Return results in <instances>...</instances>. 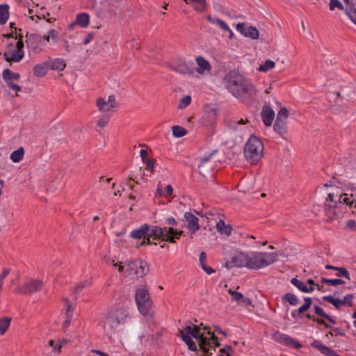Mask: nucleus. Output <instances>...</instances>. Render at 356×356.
Here are the masks:
<instances>
[{
    "label": "nucleus",
    "mask_w": 356,
    "mask_h": 356,
    "mask_svg": "<svg viewBox=\"0 0 356 356\" xmlns=\"http://www.w3.org/2000/svg\"><path fill=\"white\" fill-rule=\"evenodd\" d=\"M346 227L351 231L356 229V221L354 220H350L346 222Z\"/></svg>",
    "instance_id": "680f3d73"
},
{
    "label": "nucleus",
    "mask_w": 356,
    "mask_h": 356,
    "mask_svg": "<svg viewBox=\"0 0 356 356\" xmlns=\"http://www.w3.org/2000/svg\"><path fill=\"white\" fill-rule=\"evenodd\" d=\"M344 195H345V197H343L342 195H341L339 196V202H337L338 206L343 203V204H346V205H349L350 207H352L353 202H354V200H352V197L355 195V194L352 193L350 197H347L346 194H344Z\"/></svg>",
    "instance_id": "37998d69"
},
{
    "label": "nucleus",
    "mask_w": 356,
    "mask_h": 356,
    "mask_svg": "<svg viewBox=\"0 0 356 356\" xmlns=\"http://www.w3.org/2000/svg\"><path fill=\"white\" fill-rule=\"evenodd\" d=\"M248 263V254L243 252H238L231 258L225 264V267L228 269L234 267H246Z\"/></svg>",
    "instance_id": "ddd939ff"
},
{
    "label": "nucleus",
    "mask_w": 356,
    "mask_h": 356,
    "mask_svg": "<svg viewBox=\"0 0 356 356\" xmlns=\"http://www.w3.org/2000/svg\"><path fill=\"white\" fill-rule=\"evenodd\" d=\"M10 270L8 269L4 268L2 271V273L0 275V290L2 288V285L3 283L4 279L7 277V275L9 274Z\"/></svg>",
    "instance_id": "13d9d810"
},
{
    "label": "nucleus",
    "mask_w": 356,
    "mask_h": 356,
    "mask_svg": "<svg viewBox=\"0 0 356 356\" xmlns=\"http://www.w3.org/2000/svg\"><path fill=\"white\" fill-rule=\"evenodd\" d=\"M329 7L332 11L336 8L339 10H344L343 6L339 0H330Z\"/></svg>",
    "instance_id": "3c124183"
},
{
    "label": "nucleus",
    "mask_w": 356,
    "mask_h": 356,
    "mask_svg": "<svg viewBox=\"0 0 356 356\" xmlns=\"http://www.w3.org/2000/svg\"><path fill=\"white\" fill-rule=\"evenodd\" d=\"M9 6L8 4H0V24L6 23L9 17Z\"/></svg>",
    "instance_id": "72a5a7b5"
},
{
    "label": "nucleus",
    "mask_w": 356,
    "mask_h": 356,
    "mask_svg": "<svg viewBox=\"0 0 356 356\" xmlns=\"http://www.w3.org/2000/svg\"><path fill=\"white\" fill-rule=\"evenodd\" d=\"M24 154V148L21 147L11 153L10 159L15 163L19 162L23 159Z\"/></svg>",
    "instance_id": "4c0bfd02"
},
{
    "label": "nucleus",
    "mask_w": 356,
    "mask_h": 356,
    "mask_svg": "<svg viewBox=\"0 0 356 356\" xmlns=\"http://www.w3.org/2000/svg\"><path fill=\"white\" fill-rule=\"evenodd\" d=\"M236 30L245 37H248L252 40H257L259 36V32L257 28L254 26L245 27L244 23L237 24Z\"/></svg>",
    "instance_id": "2eb2a0df"
},
{
    "label": "nucleus",
    "mask_w": 356,
    "mask_h": 356,
    "mask_svg": "<svg viewBox=\"0 0 356 356\" xmlns=\"http://www.w3.org/2000/svg\"><path fill=\"white\" fill-rule=\"evenodd\" d=\"M277 252H252L248 255L247 268L259 270L273 264L277 260Z\"/></svg>",
    "instance_id": "7ed1b4c3"
},
{
    "label": "nucleus",
    "mask_w": 356,
    "mask_h": 356,
    "mask_svg": "<svg viewBox=\"0 0 356 356\" xmlns=\"http://www.w3.org/2000/svg\"><path fill=\"white\" fill-rule=\"evenodd\" d=\"M95 104L98 111L104 114L115 112L119 107V104L113 95H109L107 100L103 97H98Z\"/></svg>",
    "instance_id": "6e6552de"
},
{
    "label": "nucleus",
    "mask_w": 356,
    "mask_h": 356,
    "mask_svg": "<svg viewBox=\"0 0 356 356\" xmlns=\"http://www.w3.org/2000/svg\"><path fill=\"white\" fill-rule=\"evenodd\" d=\"M273 129L279 135L283 136L287 132L286 121L275 120Z\"/></svg>",
    "instance_id": "c85d7f7f"
},
{
    "label": "nucleus",
    "mask_w": 356,
    "mask_h": 356,
    "mask_svg": "<svg viewBox=\"0 0 356 356\" xmlns=\"http://www.w3.org/2000/svg\"><path fill=\"white\" fill-rule=\"evenodd\" d=\"M346 6V15L356 25V8L355 4L350 0H343Z\"/></svg>",
    "instance_id": "a878e982"
},
{
    "label": "nucleus",
    "mask_w": 356,
    "mask_h": 356,
    "mask_svg": "<svg viewBox=\"0 0 356 356\" xmlns=\"http://www.w3.org/2000/svg\"><path fill=\"white\" fill-rule=\"evenodd\" d=\"M321 282L334 286L345 283V282L341 279H327L325 277H321Z\"/></svg>",
    "instance_id": "a18cd8bd"
},
{
    "label": "nucleus",
    "mask_w": 356,
    "mask_h": 356,
    "mask_svg": "<svg viewBox=\"0 0 356 356\" xmlns=\"http://www.w3.org/2000/svg\"><path fill=\"white\" fill-rule=\"evenodd\" d=\"M88 24L89 15L86 13H79L76 15V19L69 25V29H72L76 25L81 27H86Z\"/></svg>",
    "instance_id": "5701e85b"
},
{
    "label": "nucleus",
    "mask_w": 356,
    "mask_h": 356,
    "mask_svg": "<svg viewBox=\"0 0 356 356\" xmlns=\"http://www.w3.org/2000/svg\"><path fill=\"white\" fill-rule=\"evenodd\" d=\"M199 261L201 267H203V266L206 265V254L204 252H202L200 254Z\"/></svg>",
    "instance_id": "0e129e2a"
},
{
    "label": "nucleus",
    "mask_w": 356,
    "mask_h": 356,
    "mask_svg": "<svg viewBox=\"0 0 356 356\" xmlns=\"http://www.w3.org/2000/svg\"><path fill=\"white\" fill-rule=\"evenodd\" d=\"M149 231V225L147 224L143 225L140 228L136 229L131 232V236L133 238H141L144 240L147 239V234Z\"/></svg>",
    "instance_id": "bb28decb"
},
{
    "label": "nucleus",
    "mask_w": 356,
    "mask_h": 356,
    "mask_svg": "<svg viewBox=\"0 0 356 356\" xmlns=\"http://www.w3.org/2000/svg\"><path fill=\"white\" fill-rule=\"evenodd\" d=\"M49 65L50 63L48 61L35 65L33 67L34 75L38 77L44 76L47 74L48 69L50 68Z\"/></svg>",
    "instance_id": "cd10ccee"
},
{
    "label": "nucleus",
    "mask_w": 356,
    "mask_h": 356,
    "mask_svg": "<svg viewBox=\"0 0 356 356\" xmlns=\"http://www.w3.org/2000/svg\"><path fill=\"white\" fill-rule=\"evenodd\" d=\"M196 63L198 65L197 68H195V71L198 74H203L205 71H210L211 67L210 63L202 56H199L195 58Z\"/></svg>",
    "instance_id": "b1692460"
},
{
    "label": "nucleus",
    "mask_w": 356,
    "mask_h": 356,
    "mask_svg": "<svg viewBox=\"0 0 356 356\" xmlns=\"http://www.w3.org/2000/svg\"><path fill=\"white\" fill-rule=\"evenodd\" d=\"M291 282L302 292L311 293L314 291V288L312 286L308 288L303 282L298 280L296 277L292 278Z\"/></svg>",
    "instance_id": "7c9ffc66"
},
{
    "label": "nucleus",
    "mask_w": 356,
    "mask_h": 356,
    "mask_svg": "<svg viewBox=\"0 0 356 356\" xmlns=\"http://www.w3.org/2000/svg\"><path fill=\"white\" fill-rule=\"evenodd\" d=\"M217 230L222 234H225L227 236H229L232 232V227L229 225H225V222L222 220H220L216 225Z\"/></svg>",
    "instance_id": "473e14b6"
},
{
    "label": "nucleus",
    "mask_w": 356,
    "mask_h": 356,
    "mask_svg": "<svg viewBox=\"0 0 356 356\" xmlns=\"http://www.w3.org/2000/svg\"><path fill=\"white\" fill-rule=\"evenodd\" d=\"M191 102V97L189 95H186L184 97L181 98L180 102L178 105V108L180 109H183L186 108L187 106L190 104Z\"/></svg>",
    "instance_id": "603ef678"
},
{
    "label": "nucleus",
    "mask_w": 356,
    "mask_h": 356,
    "mask_svg": "<svg viewBox=\"0 0 356 356\" xmlns=\"http://www.w3.org/2000/svg\"><path fill=\"white\" fill-rule=\"evenodd\" d=\"M8 87H9L11 90H13V91H15V92H19V91H21V90H22V88H21L19 85H17V84H16V83H9V86H8Z\"/></svg>",
    "instance_id": "338daca9"
},
{
    "label": "nucleus",
    "mask_w": 356,
    "mask_h": 356,
    "mask_svg": "<svg viewBox=\"0 0 356 356\" xmlns=\"http://www.w3.org/2000/svg\"><path fill=\"white\" fill-rule=\"evenodd\" d=\"M193 5L197 12H203L206 8V0H184Z\"/></svg>",
    "instance_id": "e433bc0d"
},
{
    "label": "nucleus",
    "mask_w": 356,
    "mask_h": 356,
    "mask_svg": "<svg viewBox=\"0 0 356 356\" xmlns=\"http://www.w3.org/2000/svg\"><path fill=\"white\" fill-rule=\"evenodd\" d=\"M26 47L29 51L37 54L40 52L45 45V42L42 36L38 34L32 33L30 35L26 34Z\"/></svg>",
    "instance_id": "9d476101"
},
{
    "label": "nucleus",
    "mask_w": 356,
    "mask_h": 356,
    "mask_svg": "<svg viewBox=\"0 0 356 356\" xmlns=\"http://www.w3.org/2000/svg\"><path fill=\"white\" fill-rule=\"evenodd\" d=\"M304 301V304L298 308V312L300 313H305L312 305V299L309 297L305 298Z\"/></svg>",
    "instance_id": "c03bdc74"
},
{
    "label": "nucleus",
    "mask_w": 356,
    "mask_h": 356,
    "mask_svg": "<svg viewBox=\"0 0 356 356\" xmlns=\"http://www.w3.org/2000/svg\"><path fill=\"white\" fill-rule=\"evenodd\" d=\"M129 318V312L126 308H118L112 310L106 318L104 329L115 331L120 325H124Z\"/></svg>",
    "instance_id": "39448f33"
},
{
    "label": "nucleus",
    "mask_w": 356,
    "mask_h": 356,
    "mask_svg": "<svg viewBox=\"0 0 356 356\" xmlns=\"http://www.w3.org/2000/svg\"><path fill=\"white\" fill-rule=\"evenodd\" d=\"M24 51H20L14 47L13 43L7 46V50L3 53L4 59L7 62H19L24 57Z\"/></svg>",
    "instance_id": "4468645a"
},
{
    "label": "nucleus",
    "mask_w": 356,
    "mask_h": 356,
    "mask_svg": "<svg viewBox=\"0 0 356 356\" xmlns=\"http://www.w3.org/2000/svg\"><path fill=\"white\" fill-rule=\"evenodd\" d=\"M317 323H318L320 325H323L326 328L331 329L332 331H337V334H334L335 336H338V335L341 336V337L345 336V332L341 328L332 327V325H330V324L326 323L323 319L320 318L319 320L317 321Z\"/></svg>",
    "instance_id": "ea45409f"
},
{
    "label": "nucleus",
    "mask_w": 356,
    "mask_h": 356,
    "mask_svg": "<svg viewBox=\"0 0 356 356\" xmlns=\"http://www.w3.org/2000/svg\"><path fill=\"white\" fill-rule=\"evenodd\" d=\"M203 329L204 330H207V334H209V335H211V340L213 341L214 345H215V347H220V343L218 342V337H216L214 333H211L210 330H209V327H207V326H204L203 327Z\"/></svg>",
    "instance_id": "864d4df0"
},
{
    "label": "nucleus",
    "mask_w": 356,
    "mask_h": 356,
    "mask_svg": "<svg viewBox=\"0 0 356 356\" xmlns=\"http://www.w3.org/2000/svg\"><path fill=\"white\" fill-rule=\"evenodd\" d=\"M311 346L318 349L321 353L327 356H339L334 350H332L329 347L323 345L320 341H314Z\"/></svg>",
    "instance_id": "4be33fe9"
},
{
    "label": "nucleus",
    "mask_w": 356,
    "mask_h": 356,
    "mask_svg": "<svg viewBox=\"0 0 356 356\" xmlns=\"http://www.w3.org/2000/svg\"><path fill=\"white\" fill-rule=\"evenodd\" d=\"M325 268L327 270H337L338 273L336 274L337 277H343L348 280H350V274L348 271V270L346 268L343 267H337L334 266L330 264H327L325 266Z\"/></svg>",
    "instance_id": "c756f323"
},
{
    "label": "nucleus",
    "mask_w": 356,
    "mask_h": 356,
    "mask_svg": "<svg viewBox=\"0 0 356 356\" xmlns=\"http://www.w3.org/2000/svg\"><path fill=\"white\" fill-rule=\"evenodd\" d=\"M275 67V62L270 60H266L265 63L259 66V70L261 72H266Z\"/></svg>",
    "instance_id": "de8ad7c7"
},
{
    "label": "nucleus",
    "mask_w": 356,
    "mask_h": 356,
    "mask_svg": "<svg viewBox=\"0 0 356 356\" xmlns=\"http://www.w3.org/2000/svg\"><path fill=\"white\" fill-rule=\"evenodd\" d=\"M354 296L353 294H347L344 296V298L342 299L343 301H344V305H348V306H352V301Z\"/></svg>",
    "instance_id": "bf43d9fd"
},
{
    "label": "nucleus",
    "mask_w": 356,
    "mask_h": 356,
    "mask_svg": "<svg viewBox=\"0 0 356 356\" xmlns=\"http://www.w3.org/2000/svg\"><path fill=\"white\" fill-rule=\"evenodd\" d=\"M110 118L109 114H103L99 116L95 122V129L102 134V130L108 124Z\"/></svg>",
    "instance_id": "393cba45"
},
{
    "label": "nucleus",
    "mask_w": 356,
    "mask_h": 356,
    "mask_svg": "<svg viewBox=\"0 0 356 356\" xmlns=\"http://www.w3.org/2000/svg\"><path fill=\"white\" fill-rule=\"evenodd\" d=\"M338 202L334 200V195L330 193L326 198V201L325 202V211L326 212L327 216L332 218L334 215L337 214L335 209L338 207Z\"/></svg>",
    "instance_id": "f3484780"
},
{
    "label": "nucleus",
    "mask_w": 356,
    "mask_h": 356,
    "mask_svg": "<svg viewBox=\"0 0 356 356\" xmlns=\"http://www.w3.org/2000/svg\"><path fill=\"white\" fill-rule=\"evenodd\" d=\"M261 117L264 124L269 127L272 124L275 118V112L270 106L266 105L262 108Z\"/></svg>",
    "instance_id": "412c9836"
},
{
    "label": "nucleus",
    "mask_w": 356,
    "mask_h": 356,
    "mask_svg": "<svg viewBox=\"0 0 356 356\" xmlns=\"http://www.w3.org/2000/svg\"><path fill=\"white\" fill-rule=\"evenodd\" d=\"M229 293L232 296V300H235L238 304L241 303V300L243 298V295L241 293L232 289L229 290Z\"/></svg>",
    "instance_id": "8fccbe9b"
},
{
    "label": "nucleus",
    "mask_w": 356,
    "mask_h": 356,
    "mask_svg": "<svg viewBox=\"0 0 356 356\" xmlns=\"http://www.w3.org/2000/svg\"><path fill=\"white\" fill-rule=\"evenodd\" d=\"M148 270V264L145 261L136 259L127 264L126 276H129L131 278L143 277Z\"/></svg>",
    "instance_id": "0eeeda50"
},
{
    "label": "nucleus",
    "mask_w": 356,
    "mask_h": 356,
    "mask_svg": "<svg viewBox=\"0 0 356 356\" xmlns=\"http://www.w3.org/2000/svg\"><path fill=\"white\" fill-rule=\"evenodd\" d=\"M314 312L316 315L321 316V318H325L327 315L324 310L318 305H314Z\"/></svg>",
    "instance_id": "5fc2aeb1"
},
{
    "label": "nucleus",
    "mask_w": 356,
    "mask_h": 356,
    "mask_svg": "<svg viewBox=\"0 0 356 356\" xmlns=\"http://www.w3.org/2000/svg\"><path fill=\"white\" fill-rule=\"evenodd\" d=\"M282 299L283 302H289L292 306H296L300 302L297 296L291 293H286Z\"/></svg>",
    "instance_id": "c9c22d12"
},
{
    "label": "nucleus",
    "mask_w": 356,
    "mask_h": 356,
    "mask_svg": "<svg viewBox=\"0 0 356 356\" xmlns=\"http://www.w3.org/2000/svg\"><path fill=\"white\" fill-rule=\"evenodd\" d=\"M50 63V68L53 70H57L62 71L65 69L66 65L63 59L56 58L53 60H49Z\"/></svg>",
    "instance_id": "f704fd0d"
},
{
    "label": "nucleus",
    "mask_w": 356,
    "mask_h": 356,
    "mask_svg": "<svg viewBox=\"0 0 356 356\" xmlns=\"http://www.w3.org/2000/svg\"><path fill=\"white\" fill-rule=\"evenodd\" d=\"M146 164V169L149 170L152 172H154V160L147 159L145 161H143Z\"/></svg>",
    "instance_id": "052dcab7"
},
{
    "label": "nucleus",
    "mask_w": 356,
    "mask_h": 356,
    "mask_svg": "<svg viewBox=\"0 0 356 356\" xmlns=\"http://www.w3.org/2000/svg\"><path fill=\"white\" fill-rule=\"evenodd\" d=\"M202 325V323L198 325H187L182 330H179L180 337L186 343L191 351L196 352L197 350L196 343L192 340V338L197 340L200 349L204 350L206 345L209 343L208 338L204 337V334L200 333L201 326Z\"/></svg>",
    "instance_id": "f03ea898"
},
{
    "label": "nucleus",
    "mask_w": 356,
    "mask_h": 356,
    "mask_svg": "<svg viewBox=\"0 0 356 356\" xmlns=\"http://www.w3.org/2000/svg\"><path fill=\"white\" fill-rule=\"evenodd\" d=\"M322 299L333 305L337 309H339L341 306L345 305L344 301L342 299L337 298L332 296H325Z\"/></svg>",
    "instance_id": "2f4dec72"
},
{
    "label": "nucleus",
    "mask_w": 356,
    "mask_h": 356,
    "mask_svg": "<svg viewBox=\"0 0 356 356\" xmlns=\"http://www.w3.org/2000/svg\"><path fill=\"white\" fill-rule=\"evenodd\" d=\"M225 79L229 91L234 97L242 99L243 102H248L255 95L256 90L252 83L236 72L230 71Z\"/></svg>",
    "instance_id": "f257e3e1"
},
{
    "label": "nucleus",
    "mask_w": 356,
    "mask_h": 356,
    "mask_svg": "<svg viewBox=\"0 0 356 356\" xmlns=\"http://www.w3.org/2000/svg\"><path fill=\"white\" fill-rule=\"evenodd\" d=\"M63 300L65 302V319L63 322L62 330L64 332H65L71 323V321L72 318L73 307L70 303V301L67 298H63Z\"/></svg>",
    "instance_id": "aec40b11"
},
{
    "label": "nucleus",
    "mask_w": 356,
    "mask_h": 356,
    "mask_svg": "<svg viewBox=\"0 0 356 356\" xmlns=\"http://www.w3.org/2000/svg\"><path fill=\"white\" fill-rule=\"evenodd\" d=\"M170 68L181 74H193L194 73V68L183 60H179L171 65Z\"/></svg>",
    "instance_id": "a211bd4d"
},
{
    "label": "nucleus",
    "mask_w": 356,
    "mask_h": 356,
    "mask_svg": "<svg viewBox=\"0 0 356 356\" xmlns=\"http://www.w3.org/2000/svg\"><path fill=\"white\" fill-rule=\"evenodd\" d=\"M216 214L217 211L214 209H212L211 210L207 211L203 216H205L207 219H210L213 218V217H214Z\"/></svg>",
    "instance_id": "e2e57ef3"
},
{
    "label": "nucleus",
    "mask_w": 356,
    "mask_h": 356,
    "mask_svg": "<svg viewBox=\"0 0 356 356\" xmlns=\"http://www.w3.org/2000/svg\"><path fill=\"white\" fill-rule=\"evenodd\" d=\"M216 24L219 26L223 31H230V29L228 25L220 19L216 21Z\"/></svg>",
    "instance_id": "6e6d98bb"
},
{
    "label": "nucleus",
    "mask_w": 356,
    "mask_h": 356,
    "mask_svg": "<svg viewBox=\"0 0 356 356\" xmlns=\"http://www.w3.org/2000/svg\"><path fill=\"white\" fill-rule=\"evenodd\" d=\"M220 354L218 356H232L234 350L229 345L225 346L224 348L220 349Z\"/></svg>",
    "instance_id": "49530a36"
},
{
    "label": "nucleus",
    "mask_w": 356,
    "mask_h": 356,
    "mask_svg": "<svg viewBox=\"0 0 356 356\" xmlns=\"http://www.w3.org/2000/svg\"><path fill=\"white\" fill-rule=\"evenodd\" d=\"M228 127L232 130L236 131L238 130V124H236V120H231L228 122Z\"/></svg>",
    "instance_id": "69168bd1"
},
{
    "label": "nucleus",
    "mask_w": 356,
    "mask_h": 356,
    "mask_svg": "<svg viewBox=\"0 0 356 356\" xmlns=\"http://www.w3.org/2000/svg\"><path fill=\"white\" fill-rule=\"evenodd\" d=\"M204 115L203 120L205 125L213 124L216 122L219 108L216 104H206L203 107Z\"/></svg>",
    "instance_id": "9b49d317"
},
{
    "label": "nucleus",
    "mask_w": 356,
    "mask_h": 356,
    "mask_svg": "<svg viewBox=\"0 0 356 356\" xmlns=\"http://www.w3.org/2000/svg\"><path fill=\"white\" fill-rule=\"evenodd\" d=\"M2 77L3 79H13V81H18L20 79V74L19 73L13 72L10 69H5L2 73Z\"/></svg>",
    "instance_id": "58836bf2"
},
{
    "label": "nucleus",
    "mask_w": 356,
    "mask_h": 356,
    "mask_svg": "<svg viewBox=\"0 0 356 356\" xmlns=\"http://www.w3.org/2000/svg\"><path fill=\"white\" fill-rule=\"evenodd\" d=\"M184 218L187 222V227L192 235L200 229L199 219L191 212H186Z\"/></svg>",
    "instance_id": "6ab92c4d"
},
{
    "label": "nucleus",
    "mask_w": 356,
    "mask_h": 356,
    "mask_svg": "<svg viewBox=\"0 0 356 356\" xmlns=\"http://www.w3.org/2000/svg\"><path fill=\"white\" fill-rule=\"evenodd\" d=\"M173 232V227H159L157 226L150 227L149 225V231L147 234V239L143 240L140 245H144L146 244H152L153 243L150 240L151 238H153L154 240H161L162 237L167 236L168 234Z\"/></svg>",
    "instance_id": "1a4fd4ad"
},
{
    "label": "nucleus",
    "mask_w": 356,
    "mask_h": 356,
    "mask_svg": "<svg viewBox=\"0 0 356 356\" xmlns=\"http://www.w3.org/2000/svg\"><path fill=\"white\" fill-rule=\"evenodd\" d=\"M202 268L208 274V275H211V273H215L216 270L212 268L210 266H208L207 264L203 266V267H202Z\"/></svg>",
    "instance_id": "774afa93"
},
{
    "label": "nucleus",
    "mask_w": 356,
    "mask_h": 356,
    "mask_svg": "<svg viewBox=\"0 0 356 356\" xmlns=\"http://www.w3.org/2000/svg\"><path fill=\"white\" fill-rule=\"evenodd\" d=\"M263 143L256 136L252 135L244 147V155L246 160L251 164H256L263 157Z\"/></svg>",
    "instance_id": "20e7f679"
},
{
    "label": "nucleus",
    "mask_w": 356,
    "mask_h": 356,
    "mask_svg": "<svg viewBox=\"0 0 356 356\" xmlns=\"http://www.w3.org/2000/svg\"><path fill=\"white\" fill-rule=\"evenodd\" d=\"M172 130L173 136L177 138L183 137L187 134V131L180 126H173Z\"/></svg>",
    "instance_id": "79ce46f5"
},
{
    "label": "nucleus",
    "mask_w": 356,
    "mask_h": 356,
    "mask_svg": "<svg viewBox=\"0 0 356 356\" xmlns=\"http://www.w3.org/2000/svg\"><path fill=\"white\" fill-rule=\"evenodd\" d=\"M43 286V282L38 280L31 279L24 285L18 286L16 292L22 294H31L40 291Z\"/></svg>",
    "instance_id": "f8f14e48"
},
{
    "label": "nucleus",
    "mask_w": 356,
    "mask_h": 356,
    "mask_svg": "<svg viewBox=\"0 0 356 356\" xmlns=\"http://www.w3.org/2000/svg\"><path fill=\"white\" fill-rule=\"evenodd\" d=\"M273 339L275 341L279 342L280 343L290 346H294L297 348L301 347V345L299 343L296 342L293 338H291L287 334L281 333L280 332H277L274 334Z\"/></svg>",
    "instance_id": "dca6fc26"
},
{
    "label": "nucleus",
    "mask_w": 356,
    "mask_h": 356,
    "mask_svg": "<svg viewBox=\"0 0 356 356\" xmlns=\"http://www.w3.org/2000/svg\"><path fill=\"white\" fill-rule=\"evenodd\" d=\"M173 235H174L173 234H168L167 236L162 237L161 241H168L169 243H174L176 241H175V237Z\"/></svg>",
    "instance_id": "4d7b16f0"
},
{
    "label": "nucleus",
    "mask_w": 356,
    "mask_h": 356,
    "mask_svg": "<svg viewBox=\"0 0 356 356\" xmlns=\"http://www.w3.org/2000/svg\"><path fill=\"white\" fill-rule=\"evenodd\" d=\"M289 117V111L285 107H282L280 108L279 112L277 113V117L275 120H281L283 121H286V119Z\"/></svg>",
    "instance_id": "09e8293b"
},
{
    "label": "nucleus",
    "mask_w": 356,
    "mask_h": 356,
    "mask_svg": "<svg viewBox=\"0 0 356 356\" xmlns=\"http://www.w3.org/2000/svg\"><path fill=\"white\" fill-rule=\"evenodd\" d=\"M135 300L140 312L146 315L149 313L151 307L152 301L149 298V294L145 286L141 285L137 288Z\"/></svg>",
    "instance_id": "423d86ee"
},
{
    "label": "nucleus",
    "mask_w": 356,
    "mask_h": 356,
    "mask_svg": "<svg viewBox=\"0 0 356 356\" xmlns=\"http://www.w3.org/2000/svg\"><path fill=\"white\" fill-rule=\"evenodd\" d=\"M11 322V318L6 317L0 318V334L3 335L5 334L6 330L8 329Z\"/></svg>",
    "instance_id": "a19ab883"
}]
</instances>
